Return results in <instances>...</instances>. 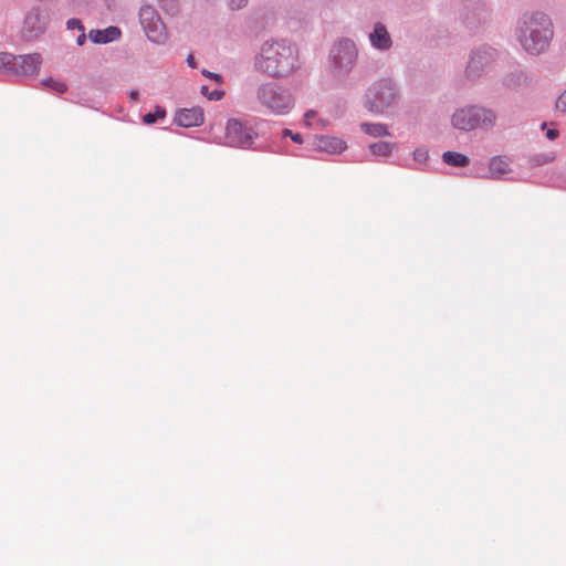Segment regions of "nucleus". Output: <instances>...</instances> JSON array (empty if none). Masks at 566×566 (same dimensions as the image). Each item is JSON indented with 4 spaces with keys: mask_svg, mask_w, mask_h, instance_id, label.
I'll use <instances>...</instances> for the list:
<instances>
[{
    "mask_svg": "<svg viewBox=\"0 0 566 566\" xmlns=\"http://www.w3.org/2000/svg\"><path fill=\"white\" fill-rule=\"evenodd\" d=\"M300 67L298 50L287 40L265 41L255 59V69L271 78H289Z\"/></svg>",
    "mask_w": 566,
    "mask_h": 566,
    "instance_id": "obj_1",
    "label": "nucleus"
},
{
    "mask_svg": "<svg viewBox=\"0 0 566 566\" xmlns=\"http://www.w3.org/2000/svg\"><path fill=\"white\" fill-rule=\"evenodd\" d=\"M255 102L259 108L271 115H287L295 106L291 90L277 82H263L255 88Z\"/></svg>",
    "mask_w": 566,
    "mask_h": 566,
    "instance_id": "obj_2",
    "label": "nucleus"
},
{
    "mask_svg": "<svg viewBox=\"0 0 566 566\" xmlns=\"http://www.w3.org/2000/svg\"><path fill=\"white\" fill-rule=\"evenodd\" d=\"M553 36L549 19L543 13H535L523 21L520 28V42L531 54L543 52Z\"/></svg>",
    "mask_w": 566,
    "mask_h": 566,
    "instance_id": "obj_3",
    "label": "nucleus"
},
{
    "mask_svg": "<svg viewBox=\"0 0 566 566\" xmlns=\"http://www.w3.org/2000/svg\"><path fill=\"white\" fill-rule=\"evenodd\" d=\"M496 116L493 111L479 107V106H467L457 109L451 122L454 128L470 132L475 128H491L495 124Z\"/></svg>",
    "mask_w": 566,
    "mask_h": 566,
    "instance_id": "obj_4",
    "label": "nucleus"
},
{
    "mask_svg": "<svg viewBox=\"0 0 566 566\" xmlns=\"http://www.w3.org/2000/svg\"><path fill=\"white\" fill-rule=\"evenodd\" d=\"M357 49L352 40L344 39L338 41L331 51L332 67L336 75L349 72L356 60Z\"/></svg>",
    "mask_w": 566,
    "mask_h": 566,
    "instance_id": "obj_5",
    "label": "nucleus"
},
{
    "mask_svg": "<svg viewBox=\"0 0 566 566\" xmlns=\"http://www.w3.org/2000/svg\"><path fill=\"white\" fill-rule=\"evenodd\" d=\"M139 20L146 36L154 43H164L167 39L165 24L157 11L150 6H143Z\"/></svg>",
    "mask_w": 566,
    "mask_h": 566,
    "instance_id": "obj_6",
    "label": "nucleus"
},
{
    "mask_svg": "<svg viewBox=\"0 0 566 566\" xmlns=\"http://www.w3.org/2000/svg\"><path fill=\"white\" fill-rule=\"evenodd\" d=\"M396 96V88L391 81L380 80L368 90L367 102L370 111L382 112L394 103Z\"/></svg>",
    "mask_w": 566,
    "mask_h": 566,
    "instance_id": "obj_7",
    "label": "nucleus"
},
{
    "mask_svg": "<svg viewBox=\"0 0 566 566\" xmlns=\"http://www.w3.org/2000/svg\"><path fill=\"white\" fill-rule=\"evenodd\" d=\"M256 134L251 127L245 126L240 120L231 118L226 127L224 144L231 147H248L252 144Z\"/></svg>",
    "mask_w": 566,
    "mask_h": 566,
    "instance_id": "obj_8",
    "label": "nucleus"
},
{
    "mask_svg": "<svg viewBox=\"0 0 566 566\" xmlns=\"http://www.w3.org/2000/svg\"><path fill=\"white\" fill-rule=\"evenodd\" d=\"M205 115L200 107L180 109L176 116L175 122L181 127H195L203 124Z\"/></svg>",
    "mask_w": 566,
    "mask_h": 566,
    "instance_id": "obj_9",
    "label": "nucleus"
},
{
    "mask_svg": "<svg viewBox=\"0 0 566 566\" xmlns=\"http://www.w3.org/2000/svg\"><path fill=\"white\" fill-rule=\"evenodd\" d=\"M42 57L39 53L17 56V75H32L38 73Z\"/></svg>",
    "mask_w": 566,
    "mask_h": 566,
    "instance_id": "obj_10",
    "label": "nucleus"
},
{
    "mask_svg": "<svg viewBox=\"0 0 566 566\" xmlns=\"http://www.w3.org/2000/svg\"><path fill=\"white\" fill-rule=\"evenodd\" d=\"M45 24L46 15L40 10H32L25 17L23 30L28 36L33 38L44 31Z\"/></svg>",
    "mask_w": 566,
    "mask_h": 566,
    "instance_id": "obj_11",
    "label": "nucleus"
},
{
    "mask_svg": "<svg viewBox=\"0 0 566 566\" xmlns=\"http://www.w3.org/2000/svg\"><path fill=\"white\" fill-rule=\"evenodd\" d=\"M369 40L373 46L378 50H388L391 46V38L381 23L375 24L374 31L369 34Z\"/></svg>",
    "mask_w": 566,
    "mask_h": 566,
    "instance_id": "obj_12",
    "label": "nucleus"
},
{
    "mask_svg": "<svg viewBox=\"0 0 566 566\" xmlns=\"http://www.w3.org/2000/svg\"><path fill=\"white\" fill-rule=\"evenodd\" d=\"M120 34L122 32L117 27H108L104 30H91L88 38L94 43L104 44L117 40Z\"/></svg>",
    "mask_w": 566,
    "mask_h": 566,
    "instance_id": "obj_13",
    "label": "nucleus"
},
{
    "mask_svg": "<svg viewBox=\"0 0 566 566\" xmlns=\"http://www.w3.org/2000/svg\"><path fill=\"white\" fill-rule=\"evenodd\" d=\"M317 147L321 150L336 154L340 153L346 148L345 143L336 137H321L317 143Z\"/></svg>",
    "mask_w": 566,
    "mask_h": 566,
    "instance_id": "obj_14",
    "label": "nucleus"
},
{
    "mask_svg": "<svg viewBox=\"0 0 566 566\" xmlns=\"http://www.w3.org/2000/svg\"><path fill=\"white\" fill-rule=\"evenodd\" d=\"M510 171L509 163L503 157H493L490 163V172L500 177Z\"/></svg>",
    "mask_w": 566,
    "mask_h": 566,
    "instance_id": "obj_15",
    "label": "nucleus"
},
{
    "mask_svg": "<svg viewBox=\"0 0 566 566\" xmlns=\"http://www.w3.org/2000/svg\"><path fill=\"white\" fill-rule=\"evenodd\" d=\"M492 56L493 54L486 51H483V53H474L468 66L469 72L472 73L476 71L480 67V65L488 64L491 61Z\"/></svg>",
    "mask_w": 566,
    "mask_h": 566,
    "instance_id": "obj_16",
    "label": "nucleus"
},
{
    "mask_svg": "<svg viewBox=\"0 0 566 566\" xmlns=\"http://www.w3.org/2000/svg\"><path fill=\"white\" fill-rule=\"evenodd\" d=\"M442 157L447 164H449L451 166H455V167H464L469 163V159L467 156H464L463 154H460V153H455V151H446L442 155Z\"/></svg>",
    "mask_w": 566,
    "mask_h": 566,
    "instance_id": "obj_17",
    "label": "nucleus"
},
{
    "mask_svg": "<svg viewBox=\"0 0 566 566\" xmlns=\"http://www.w3.org/2000/svg\"><path fill=\"white\" fill-rule=\"evenodd\" d=\"M17 56L10 53H0V69L15 74Z\"/></svg>",
    "mask_w": 566,
    "mask_h": 566,
    "instance_id": "obj_18",
    "label": "nucleus"
},
{
    "mask_svg": "<svg viewBox=\"0 0 566 566\" xmlns=\"http://www.w3.org/2000/svg\"><path fill=\"white\" fill-rule=\"evenodd\" d=\"M361 129L366 134L371 135L374 137H380V136L388 135L387 127L382 124L364 123V124H361Z\"/></svg>",
    "mask_w": 566,
    "mask_h": 566,
    "instance_id": "obj_19",
    "label": "nucleus"
},
{
    "mask_svg": "<svg viewBox=\"0 0 566 566\" xmlns=\"http://www.w3.org/2000/svg\"><path fill=\"white\" fill-rule=\"evenodd\" d=\"M392 145L386 142H378L369 146L371 153L376 156H389L392 150Z\"/></svg>",
    "mask_w": 566,
    "mask_h": 566,
    "instance_id": "obj_20",
    "label": "nucleus"
},
{
    "mask_svg": "<svg viewBox=\"0 0 566 566\" xmlns=\"http://www.w3.org/2000/svg\"><path fill=\"white\" fill-rule=\"evenodd\" d=\"M166 117V111L161 107H156L154 113H148L144 116V123L147 125H151L156 123L158 119H164Z\"/></svg>",
    "mask_w": 566,
    "mask_h": 566,
    "instance_id": "obj_21",
    "label": "nucleus"
},
{
    "mask_svg": "<svg viewBox=\"0 0 566 566\" xmlns=\"http://www.w3.org/2000/svg\"><path fill=\"white\" fill-rule=\"evenodd\" d=\"M42 84L44 86L52 88L53 91H55L57 93H64L67 90L66 84L60 80L48 78V80H43Z\"/></svg>",
    "mask_w": 566,
    "mask_h": 566,
    "instance_id": "obj_22",
    "label": "nucleus"
},
{
    "mask_svg": "<svg viewBox=\"0 0 566 566\" xmlns=\"http://www.w3.org/2000/svg\"><path fill=\"white\" fill-rule=\"evenodd\" d=\"M202 95L207 96L210 101H219L223 96V92L219 90L209 91L208 86L201 87Z\"/></svg>",
    "mask_w": 566,
    "mask_h": 566,
    "instance_id": "obj_23",
    "label": "nucleus"
},
{
    "mask_svg": "<svg viewBox=\"0 0 566 566\" xmlns=\"http://www.w3.org/2000/svg\"><path fill=\"white\" fill-rule=\"evenodd\" d=\"M556 109L566 113V90L558 96L556 102Z\"/></svg>",
    "mask_w": 566,
    "mask_h": 566,
    "instance_id": "obj_24",
    "label": "nucleus"
},
{
    "mask_svg": "<svg viewBox=\"0 0 566 566\" xmlns=\"http://www.w3.org/2000/svg\"><path fill=\"white\" fill-rule=\"evenodd\" d=\"M248 0H227L228 7L231 10L241 9L243 6H245Z\"/></svg>",
    "mask_w": 566,
    "mask_h": 566,
    "instance_id": "obj_25",
    "label": "nucleus"
},
{
    "mask_svg": "<svg viewBox=\"0 0 566 566\" xmlns=\"http://www.w3.org/2000/svg\"><path fill=\"white\" fill-rule=\"evenodd\" d=\"M67 28L69 29H78L80 31H83V25L78 19H70L67 21Z\"/></svg>",
    "mask_w": 566,
    "mask_h": 566,
    "instance_id": "obj_26",
    "label": "nucleus"
},
{
    "mask_svg": "<svg viewBox=\"0 0 566 566\" xmlns=\"http://www.w3.org/2000/svg\"><path fill=\"white\" fill-rule=\"evenodd\" d=\"M283 135L290 136L292 138V140L295 143H298V144L302 143V136L300 134H293L290 129H284Z\"/></svg>",
    "mask_w": 566,
    "mask_h": 566,
    "instance_id": "obj_27",
    "label": "nucleus"
},
{
    "mask_svg": "<svg viewBox=\"0 0 566 566\" xmlns=\"http://www.w3.org/2000/svg\"><path fill=\"white\" fill-rule=\"evenodd\" d=\"M559 135V132L557 129H547L546 132V137L549 139V140H554L558 137Z\"/></svg>",
    "mask_w": 566,
    "mask_h": 566,
    "instance_id": "obj_28",
    "label": "nucleus"
},
{
    "mask_svg": "<svg viewBox=\"0 0 566 566\" xmlns=\"http://www.w3.org/2000/svg\"><path fill=\"white\" fill-rule=\"evenodd\" d=\"M427 158V151L423 149H418L415 151V159L424 160Z\"/></svg>",
    "mask_w": 566,
    "mask_h": 566,
    "instance_id": "obj_29",
    "label": "nucleus"
},
{
    "mask_svg": "<svg viewBox=\"0 0 566 566\" xmlns=\"http://www.w3.org/2000/svg\"><path fill=\"white\" fill-rule=\"evenodd\" d=\"M206 76L210 77V78H214L216 81L220 82L221 81V76L217 73H211V72H207V71H203L202 72Z\"/></svg>",
    "mask_w": 566,
    "mask_h": 566,
    "instance_id": "obj_30",
    "label": "nucleus"
},
{
    "mask_svg": "<svg viewBox=\"0 0 566 566\" xmlns=\"http://www.w3.org/2000/svg\"><path fill=\"white\" fill-rule=\"evenodd\" d=\"M85 40H86V35L83 30V31H81V34L77 36L76 43L78 45H83L85 43Z\"/></svg>",
    "mask_w": 566,
    "mask_h": 566,
    "instance_id": "obj_31",
    "label": "nucleus"
},
{
    "mask_svg": "<svg viewBox=\"0 0 566 566\" xmlns=\"http://www.w3.org/2000/svg\"><path fill=\"white\" fill-rule=\"evenodd\" d=\"M129 97L132 101L136 102L139 97V94L137 91H132L130 94H129Z\"/></svg>",
    "mask_w": 566,
    "mask_h": 566,
    "instance_id": "obj_32",
    "label": "nucleus"
},
{
    "mask_svg": "<svg viewBox=\"0 0 566 566\" xmlns=\"http://www.w3.org/2000/svg\"><path fill=\"white\" fill-rule=\"evenodd\" d=\"M314 116H315V112L314 111H308V112L305 113V120L308 122Z\"/></svg>",
    "mask_w": 566,
    "mask_h": 566,
    "instance_id": "obj_33",
    "label": "nucleus"
},
{
    "mask_svg": "<svg viewBox=\"0 0 566 566\" xmlns=\"http://www.w3.org/2000/svg\"><path fill=\"white\" fill-rule=\"evenodd\" d=\"M187 62L190 66H195V63H193V56L192 55H189L188 59H187Z\"/></svg>",
    "mask_w": 566,
    "mask_h": 566,
    "instance_id": "obj_34",
    "label": "nucleus"
}]
</instances>
